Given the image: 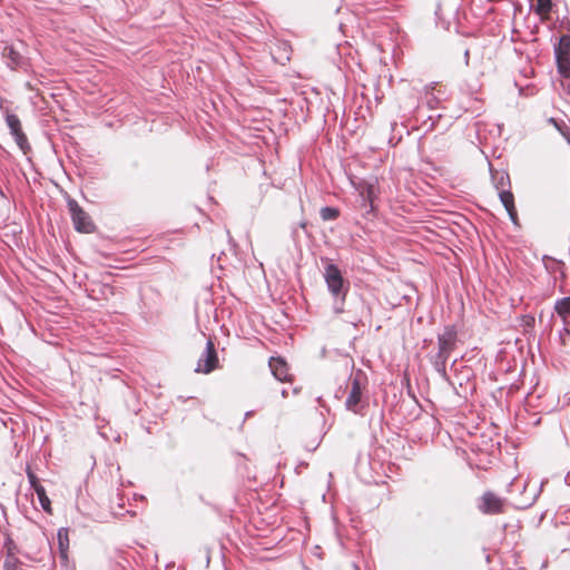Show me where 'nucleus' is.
Instances as JSON below:
<instances>
[{
    "instance_id": "1",
    "label": "nucleus",
    "mask_w": 570,
    "mask_h": 570,
    "mask_svg": "<svg viewBox=\"0 0 570 570\" xmlns=\"http://www.w3.org/2000/svg\"><path fill=\"white\" fill-rule=\"evenodd\" d=\"M324 279L328 287V291L334 296H341L342 301L345 299L348 284L342 276L340 268L326 259V266L324 271Z\"/></svg>"
},
{
    "instance_id": "2",
    "label": "nucleus",
    "mask_w": 570,
    "mask_h": 570,
    "mask_svg": "<svg viewBox=\"0 0 570 570\" xmlns=\"http://www.w3.org/2000/svg\"><path fill=\"white\" fill-rule=\"evenodd\" d=\"M458 342V328L455 325H446L438 336V358L444 364L450 354L455 350Z\"/></svg>"
},
{
    "instance_id": "3",
    "label": "nucleus",
    "mask_w": 570,
    "mask_h": 570,
    "mask_svg": "<svg viewBox=\"0 0 570 570\" xmlns=\"http://www.w3.org/2000/svg\"><path fill=\"white\" fill-rule=\"evenodd\" d=\"M507 499L493 491H485L479 499L478 509L484 514H502L505 512Z\"/></svg>"
},
{
    "instance_id": "4",
    "label": "nucleus",
    "mask_w": 570,
    "mask_h": 570,
    "mask_svg": "<svg viewBox=\"0 0 570 570\" xmlns=\"http://www.w3.org/2000/svg\"><path fill=\"white\" fill-rule=\"evenodd\" d=\"M68 208L75 225V228L80 233L94 232L95 225L90 216L78 205L75 199L68 200Z\"/></svg>"
},
{
    "instance_id": "5",
    "label": "nucleus",
    "mask_w": 570,
    "mask_h": 570,
    "mask_svg": "<svg viewBox=\"0 0 570 570\" xmlns=\"http://www.w3.org/2000/svg\"><path fill=\"white\" fill-rule=\"evenodd\" d=\"M558 70L562 76H570V36L560 37L556 47Z\"/></svg>"
},
{
    "instance_id": "6",
    "label": "nucleus",
    "mask_w": 570,
    "mask_h": 570,
    "mask_svg": "<svg viewBox=\"0 0 570 570\" xmlns=\"http://www.w3.org/2000/svg\"><path fill=\"white\" fill-rule=\"evenodd\" d=\"M7 125L10 129V134L13 136L18 147L22 150L23 154L30 151V145L28 142V138L22 130L20 119L14 114H9L6 117Z\"/></svg>"
},
{
    "instance_id": "7",
    "label": "nucleus",
    "mask_w": 570,
    "mask_h": 570,
    "mask_svg": "<svg viewBox=\"0 0 570 570\" xmlns=\"http://www.w3.org/2000/svg\"><path fill=\"white\" fill-rule=\"evenodd\" d=\"M365 376L358 372L350 381V394L346 399L348 410H354L361 401L362 391L365 387Z\"/></svg>"
},
{
    "instance_id": "8",
    "label": "nucleus",
    "mask_w": 570,
    "mask_h": 570,
    "mask_svg": "<svg viewBox=\"0 0 570 570\" xmlns=\"http://www.w3.org/2000/svg\"><path fill=\"white\" fill-rule=\"evenodd\" d=\"M218 365V356L215 345L212 340L207 341L204 356L198 361L196 372L208 374L214 371Z\"/></svg>"
},
{
    "instance_id": "9",
    "label": "nucleus",
    "mask_w": 570,
    "mask_h": 570,
    "mask_svg": "<svg viewBox=\"0 0 570 570\" xmlns=\"http://www.w3.org/2000/svg\"><path fill=\"white\" fill-rule=\"evenodd\" d=\"M269 367L275 376L281 382H291L293 375L289 372V366L286 361L282 357H271Z\"/></svg>"
},
{
    "instance_id": "10",
    "label": "nucleus",
    "mask_w": 570,
    "mask_h": 570,
    "mask_svg": "<svg viewBox=\"0 0 570 570\" xmlns=\"http://www.w3.org/2000/svg\"><path fill=\"white\" fill-rule=\"evenodd\" d=\"M499 197H500V200H501L502 205L504 206L511 222L514 225H519V217H518V212H517V208L514 205L513 194L509 190H502L499 194Z\"/></svg>"
},
{
    "instance_id": "11",
    "label": "nucleus",
    "mask_w": 570,
    "mask_h": 570,
    "mask_svg": "<svg viewBox=\"0 0 570 570\" xmlns=\"http://www.w3.org/2000/svg\"><path fill=\"white\" fill-rule=\"evenodd\" d=\"M531 6L533 12L540 18L541 22H547L551 18L553 9L552 0H532Z\"/></svg>"
},
{
    "instance_id": "12",
    "label": "nucleus",
    "mask_w": 570,
    "mask_h": 570,
    "mask_svg": "<svg viewBox=\"0 0 570 570\" xmlns=\"http://www.w3.org/2000/svg\"><path fill=\"white\" fill-rule=\"evenodd\" d=\"M57 539H58V548H59L60 557L63 560H67L68 559L69 546H70L69 529L68 528H60L58 530V533H57Z\"/></svg>"
},
{
    "instance_id": "13",
    "label": "nucleus",
    "mask_w": 570,
    "mask_h": 570,
    "mask_svg": "<svg viewBox=\"0 0 570 570\" xmlns=\"http://www.w3.org/2000/svg\"><path fill=\"white\" fill-rule=\"evenodd\" d=\"M554 311L562 320L563 324H568V317L570 316V296L558 299L554 303Z\"/></svg>"
},
{
    "instance_id": "14",
    "label": "nucleus",
    "mask_w": 570,
    "mask_h": 570,
    "mask_svg": "<svg viewBox=\"0 0 570 570\" xmlns=\"http://www.w3.org/2000/svg\"><path fill=\"white\" fill-rule=\"evenodd\" d=\"M2 55L12 68L17 67L21 61L20 53L13 47H4Z\"/></svg>"
},
{
    "instance_id": "15",
    "label": "nucleus",
    "mask_w": 570,
    "mask_h": 570,
    "mask_svg": "<svg viewBox=\"0 0 570 570\" xmlns=\"http://www.w3.org/2000/svg\"><path fill=\"white\" fill-rule=\"evenodd\" d=\"M37 495H38V499L40 501V504L42 507V509L49 513V514H52V507H51V501L50 499L48 498L47 493H46V490L45 488H40V489H37L36 491Z\"/></svg>"
},
{
    "instance_id": "16",
    "label": "nucleus",
    "mask_w": 570,
    "mask_h": 570,
    "mask_svg": "<svg viewBox=\"0 0 570 570\" xmlns=\"http://www.w3.org/2000/svg\"><path fill=\"white\" fill-rule=\"evenodd\" d=\"M320 214L324 220H334L340 216V210L334 207H323Z\"/></svg>"
},
{
    "instance_id": "17",
    "label": "nucleus",
    "mask_w": 570,
    "mask_h": 570,
    "mask_svg": "<svg viewBox=\"0 0 570 570\" xmlns=\"http://www.w3.org/2000/svg\"><path fill=\"white\" fill-rule=\"evenodd\" d=\"M27 476H28L31 488L35 491H37V489L42 488L36 473L30 468H27Z\"/></svg>"
},
{
    "instance_id": "18",
    "label": "nucleus",
    "mask_w": 570,
    "mask_h": 570,
    "mask_svg": "<svg viewBox=\"0 0 570 570\" xmlns=\"http://www.w3.org/2000/svg\"><path fill=\"white\" fill-rule=\"evenodd\" d=\"M4 569L6 570H19L18 560L13 557H8L4 561Z\"/></svg>"
},
{
    "instance_id": "19",
    "label": "nucleus",
    "mask_w": 570,
    "mask_h": 570,
    "mask_svg": "<svg viewBox=\"0 0 570 570\" xmlns=\"http://www.w3.org/2000/svg\"><path fill=\"white\" fill-rule=\"evenodd\" d=\"M564 77V80L561 82V86L563 88V90L567 92V95L569 96V100H570V76H563Z\"/></svg>"
},
{
    "instance_id": "20",
    "label": "nucleus",
    "mask_w": 570,
    "mask_h": 570,
    "mask_svg": "<svg viewBox=\"0 0 570 570\" xmlns=\"http://www.w3.org/2000/svg\"><path fill=\"white\" fill-rule=\"evenodd\" d=\"M548 121L550 124H552L563 136H566V134L563 132L561 126L553 118H550Z\"/></svg>"
},
{
    "instance_id": "21",
    "label": "nucleus",
    "mask_w": 570,
    "mask_h": 570,
    "mask_svg": "<svg viewBox=\"0 0 570 570\" xmlns=\"http://www.w3.org/2000/svg\"><path fill=\"white\" fill-rule=\"evenodd\" d=\"M343 312H344V309L342 307L336 308V313H343Z\"/></svg>"
},
{
    "instance_id": "22",
    "label": "nucleus",
    "mask_w": 570,
    "mask_h": 570,
    "mask_svg": "<svg viewBox=\"0 0 570 570\" xmlns=\"http://www.w3.org/2000/svg\"><path fill=\"white\" fill-rule=\"evenodd\" d=\"M282 395H283L284 397H286V396H287V391H286V390H283V391H282Z\"/></svg>"
}]
</instances>
